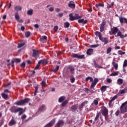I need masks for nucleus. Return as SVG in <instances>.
<instances>
[{"instance_id": "obj_6", "label": "nucleus", "mask_w": 127, "mask_h": 127, "mask_svg": "<svg viewBox=\"0 0 127 127\" xmlns=\"http://www.w3.org/2000/svg\"><path fill=\"white\" fill-rule=\"evenodd\" d=\"M40 64H47V61L46 59H43L40 60L36 65L35 70H36L39 68V66H40Z\"/></svg>"}, {"instance_id": "obj_19", "label": "nucleus", "mask_w": 127, "mask_h": 127, "mask_svg": "<svg viewBox=\"0 0 127 127\" xmlns=\"http://www.w3.org/2000/svg\"><path fill=\"white\" fill-rule=\"evenodd\" d=\"M45 40H47V37L46 36H43L40 39L41 42H44Z\"/></svg>"}, {"instance_id": "obj_11", "label": "nucleus", "mask_w": 127, "mask_h": 127, "mask_svg": "<svg viewBox=\"0 0 127 127\" xmlns=\"http://www.w3.org/2000/svg\"><path fill=\"white\" fill-rule=\"evenodd\" d=\"M70 111L71 112H73V113H75V112H78V105L75 104L72 105L70 107Z\"/></svg>"}, {"instance_id": "obj_18", "label": "nucleus", "mask_w": 127, "mask_h": 127, "mask_svg": "<svg viewBox=\"0 0 127 127\" xmlns=\"http://www.w3.org/2000/svg\"><path fill=\"white\" fill-rule=\"evenodd\" d=\"M93 52H94V50L92 49H89L87 51L86 54H87V55H92V54H93Z\"/></svg>"}, {"instance_id": "obj_33", "label": "nucleus", "mask_w": 127, "mask_h": 127, "mask_svg": "<svg viewBox=\"0 0 127 127\" xmlns=\"http://www.w3.org/2000/svg\"><path fill=\"white\" fill-rule=\"evenodd\" d=\"M25 45V43H21L20 44H18L17 48H21L22 46H24Z\"/></svg>"}, {"instance_id": "obj_7", "label": "nucleus", "mask_w": 127, "mask_h": 127, "mask_svg": "<svg viewBox=\"0 0 127 127\" xmlns=\"http://www.w3.org/2000/svg\"><path fill=\"white\" fill-rule=\"evenodd\" d=\"M32 57L35 58V60H37V59L39 58V52H38V51L33 50Z\"/></svg>"}, {"instance_id": "obj_21", "label": "nucleus", "mask_w": 127, "mask_h": 127, "mask_svg": "<svg viewBox=\"0 0 127 127\" xmlns=\"http://www.w3.org/2000/svg\"><path fill=\"white\" fill-rule=\"evenodd\" d=\"M100 117V114H97L96 117L94 119V123L95 124H98V122L99 121V118Z\"/></svg>"}, {"instance_id": "obj_2", "label": "nucleus", "mask_w": 127, "mask_h": 127, "mask_svg": "<svg viewBox=\"0 0 127 127\" xmlns=\"http://www.w3.org/2000/svg\"><path fill=\"white\" fill-rule=\"evenodd\" d=\"M10 112L11 113L16 114V113H18L19 116H21L23 113H24V109L20 107H16V106H12L9 109Z\"/></svg>"}, {"instance_id": "obj_58", "label": "nucleus", "mask_w": 127, "mask_h": 127, "mask_svg": "<svg viewBox=\"0 0 127 127\" xmlns=\"http://www.w3.org/2000/svg\"><path fill=\"white\" fill-rule=\"evenodd\" d=\"M117 98H118V96L117 95H115L114 97H113L111 99V100L114 102V101H115V100H116V99H117Z\"/></svg>"}, {"instance_id": "obj_38", "label": "nucleus", "mask_w": 127, "mask_h": 127, "mask_svg": "<svg viewBox=\"0 0 127 127\" xmlns=\"http://www.w3.org/2000/svg\"><path fill=\"white\" fill-rule=\"evenodd\" d=\"M15 18L16 20H19V15L17 12L15 13Z\"/></svg>"}, {"instance_id": "obj_9", "label": "nucleus", "mask_w": 127, "mask_h": 127, "mask_svg": "<svg viewBox=\"0 0 127 127\" xmlns=\"http://www.w3.org/2000/svg\"><path fill=\"white\" fill-rule=\"evenodd\" d=\"M102 110L101 111L102 115L104 116V117H106V116H108V109L105 107H102Z\"/></svg>"}, {"instance_id": "obj_1", "label": "nucleus", "mask_w": 127, "mask_h": 127, "mask_svg": "<svg viewBox=\"0 0 127 127\" xmlns=\"http://www.w3.org/2000/svg\"><path fill=\"white\" fill-rule=\"evenodd\" d=\"M111 31L109 32V34L110 35H115V37H119L120 36V38L123 39L127 36V34L125 35L122 34V32L117 27H114L113 28H111ZM116 34L117 35H116Z\"/></svg>"}, {"instance_id": "obj_20", "label": "nucleus", "mask_w": 127, "mask_h": 127, "mask_svg": "<svg viewBox=\"0 0 127 127\" xmlns=\"http://www.w3.org/2000/svg\"><path fill=\"white\" fill-rule=\"evenodd\" d=\"M127 91V87H125L124 89L120 90L119 93L121 95H123V94H126Z\"/></svg>"}, {"instance_id": "obj_36", "label": "nucleus", "mask_w": 127, "mask_h": 127, "mask_svg": "<svg viewBox=\"0 0 127 127\" xmlns=\"http://www.w3.org/2000/svg\"><path fill=\"white\" fill-rule=\"evenodd\" d=\"M112 64H113L114 67H115V68L116 69V70H117L118 67V63L113 62Z\"/></svg>"}, {"instance_id": "obj_62", "label": "nucleus", "mask_w": 127, "mask_h": 127, "mask_svg": "<svg viewBox=\"0 0 127 127\" xmlns=\"http://www.w3.org/2000/svg\"><path fill=\"white\" fill-rule=\"evenodd\" d=\"M120 114V110H117L116 113H115V115L117 117H118V116H119V114Z\"/></svg>"}, {"instance_id": "obj_34", "label": "nucleus", "mask_w": 127, "mask_h": 127, "mask_svg": "<svg viewBox=\"0 0 127 127\" xmlns=\"http://www.w3.org/2000/svg\"><path fill=\"white\" fill-rule=\"evenodd\" d=\"M98 104H99V101H98L97 99H95L93 101V103H92L91 104V106H93V105H94V104L95 105V106H97L98 105Z\"/></svg>"}, {"instance_id": "obj_15", "label": "nucleus", "mask_w": 127, "mask_h": 127, "mask_svg": "<svg viewBox=\"0 0 127 127\" xmlns=\"http://www.w3.org/2000/svg\"><path fill=\"white\" fill-rule=\"evenodd\" d=\"M68 6L69 7H70V8H75L76 5L74 3V1H70L68 2Z\"/></svg>"}, {"instance_id": "obj_64", "label": "nucleus", "mask_w": 127, "mask_h": 127, "mask_svg": "<svg viewBox=\"0 0 127 127\" xmlns=\"http://www.w3.org/2000/svg\"><path fill=\"white\" fill-rule=\"evenodd\" d=\"M63 13H59L58 15V16H59L60 17H62L63 16Z\"/></svg>"}, {"instance_id": "obj_44", "label": "nucleus", "mask_w": 127, "mask_h": 127, "mask_svg": "<svg viewBox=\"0 0 127 127\" xmlns=\"http://www.w3.org/2000/svg\"><path fill=\"white\" fill-rule=\"evenodd\" d=\"M9 65H11L12 66V67H13V66H14V61L12 60L11 62V63H10L8 64V66Z\"/></svg>"}, {"instance_id": "obj_54", "label": "nucleus", "mask_w": 127, "mask_h": 127, "mask_svg": "<svg viewBox=\"0 0 127 127\" xmlns=\"http://www.w3.org/2000/svg\"><path fill=\"white\" fill-rule=\"evenodd\" d=\"M99 46V45H91L90 46V47L91 48H96V47H98Z\"/></svg>"}, {"instance_id": "obj_10", "label": "nucleus", "mask_w": 127, "mask_h": 127, "mask_svg": "<svg viewBox=\"0 0 127 127\" xmlns=\"http://www.w3.org/2000/svg\"><path fill=\"white\" fill-rule=\"evenodd\" d=\"M64 121L62 120L59 121L55 125L54 127H62L64 126Z\"/></svg>"}, {"instance_id": "obj_42", "label": "nucleus", "mask_w": 127, "mask_h": 127, "mask_svg": "<svg viewBox=\"0 0 127 127\" xmlns=\"http://www.w3.org/2000/svg\"><path fill=\"white\" fill-rule=\"evenodd\" d=\"M100 32H103V31H104V30H105V26H102V25H100Z\"/></svg>"}, {"instance_id": "obj_23", "label": "nucleus", "mask_w": 127, "mask_h": 127, "mask_svg": "<svg viewBox=\"0 0 127 127\" xmlns=\"http://www.w3.org/2000/svg\"><path fill=\"white\" fill-rule=\"evenodd\" d=\"M93 62L95 68H99V69H102L103 66H101L99 65V64H96V61H94Z\"/></svg>"}, {"instance_id": "obj_57", "label": "nucleus", "mask_w": 127, "mask_h": 127, "mask_svg": "<svg viewBox=\"0 0 127 127\" xmlns=\"http://www.w3.org/2000/svg\"><path fill=\"white\" fill-rule=\"evenodd\" d=\"M83 20H84V19H78V22L79 23H83Z\"/></svg>"}, {"instance_id": "obj_30", "label": "nucleus", "mask_w": 127, "mask_h": 127, "mask_svg": "<svg viewBox=\"0 0 127 127\" xmlns=\"http://www.w3.org/2000/svg\"><path fill=\"white\" fill-rule=\"evenodd\" d=\"M125 17H123V16L119 17V20L120 21V23H124V21H125Z\"/></svg>"}, {"instance_id": "obj_60", "label": "nucleus", "mask_w": 127, "mask_h": 127, "mask_svg": "<svg viewBox=\"0 0 127 127\" xmlns=\"http://www.w3.org/2000/svg\"><path fill=\"white\" fill-rule=\"evenodd\" d=\"M45 85H46V82H45V81H42V87H44V86H45Z\"/></svg>"}, {"instance_id": "obj_41", "label": "nucleus", "mask_w": 127, "mask_h": 127, "mask_svg": "<svg viewBox=\"0 0 127 127\" xmlns=\"http://www.w3.org/2000/svg\"><path fill=\"white\" fill-rule=\"evenodd\" d=\"M118 53L119 55H125V54H126L125 52H122L121 50H119Z\"/></svg>"}, {"instance_id": "obj_46", "label": "nucleus", "mask_w": 127, "mask_h": 127, "mask_svg": "<svg viewBox=\"0 0 127 127\" xmlns=\"http://www.w3.org/2000/svg\"><path fill=\"white\" fill-rule=\"evenodd\" d=\"M27 13L28 15H31V14H32V9L28 10Z\"/></svg>"}, {"instance_id": "obj_17", "label": "nucleus", "mask_w": 127, "mask_h": 127, "mask_svg": "<svg viewBox=\"0 0 127 127\" xmlns=\"http://www.w3.org/2000/svg\"><path fill=\"white\" fill-rule=\"evenodd\" d=\"M86 104H87V102H82L81 104L79 106V108H78L79 110L81 111V109H83V108H84V106H86Z\"/></svg>"}, {"instance_id": "obj_45", "label": "nucleus", "mask_w": 127, "mask_h": 127, "mask_svg": "<svg viewBox=\"0 0 127 127\" xmlns=\"http://www.w3.org/2000/svg\"><path fill=\"white\" fill-rule=\"evenodd\" d=\"M96 85H97L96 83H95L94 82H92L90 86V89H93L94 87H95V86H96Z\"/></svg>"}, {"instance_id": "obj_40", "label": "nucleus", "mask_w": 127, "mask_h": 127, "mask_svg": "<svg viewBox=\"0 0 127 127\" xmlns=\"http://www.w3.org/2000/svg\"><path fill=\"white\" fill-rule=\"evenodd\" d=\"M112 52V47H109L108 48L107 50V54H109V53H111Z\"/></svg>"}, {"instance_id": "obj_39", "label": "nucleus", "mask_w": 127, "mask_h": 127, "mask_svg": "<svg viewBox=\"0 0 127 127\" xmlns=\"http://www.w3.org/2000/svg\"><path fill=\"white\" fill-rule=\"evenodd\" d=\"M25 37L27 38L30 36V32L28 31L25 33Z\"/></svg>"}, {"instance_id": "obj_61", "label": "nucleus", "mask_w": 127, "mask_h": 127, "mask_svg": "<svg viewBox=\"0 0 127 127\" xmlns=\"http://www.w3.org/2000/svg\"><path fill=\"white\" fill-rule=\"evenodd\" d=\"M11 82H8L7 84H4V87H8V86H9V85H11Z\"/></svg>"}, {"instance_id": "obj_13", "label": "nucleus", "mask_w": 127, "mask_h": 127, "mask_svg": "<svg viewBox=\"0 0 127 127\" xmlns=\"http://www.w3.org/2000/svg\"><path fill=\"white\" fill-rule=\"evenodd\" d=\"M100 40H101V41H102V42H104V44H108V43H109V40L107 38V37H101V38L99 39Z\"/></svg>"}, {"instance_id": "obj_12", "label": "nucleus", "mask_w": 127, "mask_h": 127, "mask_svg": "<svg viewBox=\"0 0 127 127\" xmlns=\"http://www.w3.org/2000/svg\"><path fill=\"white\" fill-rule=\"evenodd\" d=\"M38 111L41 113H43V112H45V111H46V106L45 105H42L40 106L38 108Z\"/></svg>"}, {"instance_id": "obj_48", "label": "nucleus", "mask_w": 127, "mask_h": 127, "mask_svg": "<svg viewBox=\"0 0 127 127\" xmlns=\"http://www.w3.org/2000/svg\"><path fill=\"white\" fill-rule=\"evenodd\" d=\"M101 25L104 26L106 25V20H103L101 24Z\"/></svg>"}, {"instance_id": "obj_14", "label": "nucleus", "mask_w": 127, "mask_h": 127, "mask_svg": "<svg viewBox=\"0 0 127 127\" xmlns=\"http://www.w3.org/2000/svg\"><path fill=\"white\" fill-rule=\"evenodd\" d=\"M9 127H12L14 125H16V121L14 119H12L8 123Z\"/></svg>"}, {"instance_id": "obj_43", "label": "nucleus", "mask_w": 127, "mask_h": 127, "mask_svg": "<svg viewBox=\"0 0 127 127\" xmlns=\"http://www.w3.org/2000/svg\"><path fill=\"white\" fill-rule=\"evenodd\" d=\"M59 68H60V66L59 65H57L56 68L55 69H53V72H57V70H59Z\"/></svg>"}, {"instance_id": "obj_55", "label": "nucleus", "mask_w": 127, "mask_h": 127, "mask_svg": "<svg viewBox=\"0 0 127 127\" xmlns=\"http://www.w3.org/2000/svg\"><path fill=\"white\" fill-rule=\"evenodd\" d=\"M114 2H112L111 4L108 5V6H107V8H111L112 7V6H113L114 5Z\"/></svg>"}, {"instance_id": "obj_8", "label": "nucleus", "mask_w": 127, "mask_h": 127, "mask_svg": "<svg viewBox=\"0 0 127 127\" xmlns=\"http://www.w3.org/2000/svg\"><path fill=\"white\" fill-rule=\"evenodd\" d=\"M56 122V120L55 119H54L52 120V121H51L49 123H48L44 127H53V126H54V124H55Z\"/></svg>"}, {"instance_id": "obj_49", "label": "nucleus", "mask_w": 127, "mask_h": 127, "mask_svg": "<svg viewBox=\"0 0 127 127\" xmlns=\"http://www.w3.org/2000/svg\"><path fill=\"white\" fill-rule=\"evenodd\" d=\"M98 82H99V79H98L97 78H94L93 82L97 84V83Z\"/></svg>"}, {"instance_id": "obj_53", "label": "nucleus", "mask_w": 127, "mask_h": 127, "mask_svg": "<svg viewBox=\"0 0 127 127\" xmlns=\"http://www.w3.org/2000/svg\"><path fill=\"white\" fill-rule=\"evenodd\" d=\"M38 90V87H36L35 89V92L34 93V96H36V93H37V91Z\"/></svg>"}, {"instance_id": "obj_52", "label": "nucleus", "mask_w": 127, "mask_h": 127, "mask_svg": "<svg viewBox=\"0 0 127 127\" xmlns=\"http://www.w3.org/2000/svg\"><path fill=\"white\" fill-rule=\"evenodd\" d=\"M20 67H21V68H24L25 67V63L23 62L21 64Z\"/></svg>"}, {"instance_id": "obj_63", "label": "nucleus", "mask_w": 127, "mask_h": 127, "mask_svg": "<svg viewBox=\"0 0 127 127\" xmlns=\"http://www.w3.org/2000/svg\"><path fill=\"white\" fill-rule=\"evenodd\" d=\"M54 30L55 31H57L58 30V26H55L54 28Z\"/></svg>"}, {"instance_id": "obj_24", "label": "nucleus", "mask_w": 127, "mask_h": 127, "mask_svg": "<svg viewBox=\"0 0 127 127\" xmlns=\"http://www.w3.org/2000/svg\"><path fill=\"white\" fill-rule=\"evenodd\" d=\"M65 99L66 97L65 96H61L59 98V103H62Z\"/></svg>"}, {"instance_id": "obj_28", "label": "nucleus", "mask_w": 127, "mask_h": 127, "mask_svg": "<svg viewBox=\"0 0 127 127\" xmlns=\"http://www.w3.org/2000/svg\"><path fill=\"white\" fill-rule=\"evenodd\" d=\"M95 34L96 36H98L99 39L101 38L102 35H101V33L100 32L96 31L95 32Z\"/></svg>"}, {"instance_id": "obj_25", "label": "nucleus", "mask_w": 127, "mask_h": 127, "mask_svg": "<svg viewBox=\"0 0 127 127\" xmlns=\"http://www.w3.org/2000/svg\"><path fill=\"white\" fill-rule=\"evenodd\" d=\"M124 83V79L122 78H119L117 80V84L118 85H122Z\"/></svg>"}, {"instance_id": "obj_32", "label": "nucleus", "mask_w": 127, "mask_h": 127, "mask_svg": "<svg viewBox=\"0 0 127 127\" xmlns=\"http://www.w3.org/2000/svg\"><path fill=\"white\" fill-rule=\"evenodd\" d=\"M105 4H104V3H99L98 4H96V7H99V6H101L102 7H104Z\"/></svg>"}, {"instance_id": "obj_50", "label": "nucleus", "mask_w": 127, "mask_h": 127, "mask_svg": "<svg viewBox=\"0 0 127 127\" xmlns=\"http://www.w3.org/2000/svg\"><path fill=\"white\" fill-rule=\"evenodd\" d=\"M127 60H125L123 64V67H127Z\"/></svg>"}, {"instance_id": "obj_5", "label": "nucleus", "mask_w": 127, "mask_h": 127, "mask_svg": "<svg viewBox=\"0 0 127 127\" xmlns=\"http://www.w3.org/2000/svg\"><path fill=\"white\" fill-rule=\"evenodd\" d=\"M72 58H77V59H85V55H78V54H72L71 55Z\"/></svg>"}, {"instance_id": "obj_35", "label": "nucleus", "mask_w": 127, "mask_h": 127, "mask_svg": "<svg viewBox=\"0 0 127 127\" xmlns=\"http://www.w3.org/2000/svg\"><path fill=\"white\" fill-rule=\"evenodd\" d=\"M81 17H82V16L79 15L78 14H75L74 18L75 20L76 19H79V18H81Z\"/></svg>"}, {"instance_id": "obj_16", "label": "nucleus", "mask_w": 127, "mask_h": 127, "mask_svg": "<svg viewBox=\"0 0 127 127\" xmlns=\"http://www.w3.org/2000/svg\"><path fill=\"white\" fill-rule=\"evenodd\" d=\"M1 96L3 99L4 100H8V95L4 93H2L1 94Z\"/></svg>"}, {"instance_id": "obj_37", "label": "nucleus", "mask_w": 127, "mask_h": 127, "mask_svg": "<svg viewBox=\"0 0 127 127\" xmlns=\"http://www.w3.org/2000/svg\"><path fill=\"white\" fill-rule=\"evenodd\" d=\"M119 75V71H116L115 72H113L110 74V76H118Z\"/></svg>"}, {"instance_id": "obj_31", "label": "nucleus", "mask_w": 127, "mask_h": 127, "mask_svg": "<svg viewBox=\"0 0 127 127\" xmlns=\"http://www.w3.org/2000/svg\"><path fill=\"white\" fill-rule=\"evenodd\" d=\"M64 26L65 28H68L70 26V23L68 22H66L64 23Z\"/></svg>"}, {"instance_id": "obj_56", "label": "nucleus", "mask_w": 127, "mask_h": 127, "mask_svg": "<svg viewBox=\"0 0 127 127\" xmlns=\"http://www.w3.org/2000/svg\"><path fill=\"white\" fill-rule=\"evenodd\" d=\"M21 120H25L26 119V115L25 114L23 115L21 118Z\"/></svg>"}, {"instance_id": "obj_29", "label": "nucleus", "mask_w": 127, "mask_h": 127, "mask_svg": "<svg viewBox=\"0 0 127 127\" xmlns=\"http://www.w3.org/2000/svg\"><path fill=\"white\" fill-rule=\"evenodd\" d=\"M102 92H105L107 90V86H103L100 88Z\"/></svg>"}, {"instance_id": "obj_22", "label": "nucleus", "mask_w": 127, "mask_h": 127, "mask_svg": "<svg viewBox=\"0 0 127 127\" xmlns=\"http://www.w3.org/2000/svg\"><path fill=\"white\" fill-rule=\"evenodd\" d=\"M69 20L71 21H73V20H75V16H73V13H70L69 14Z\"/></svg>"}, {"instance_id": "obj_4", "label": "nucleus", "mask_w": 127, "mask_h": 127, "mask_svg": "<svg viewBox=\"0 0 127 127\" xmlns=\"http://www.w3.org/2000/svg\"><path fill=\"white\" fill-rule=\"evenodd\" d=\"M127 103L125 102L123 103L120 107V111L121 113H127Z\"/></svg>"}, {"instance_id": "obj_59", "label": "nucleus", "mask_w": 127, "mask_h": 127, "mask_svg": "<svg viewBox=\"0 0 127 127\" xmlns=\"http://www.w3.org/2000/svg\"><path fill=\"white\" fill-rule=\"evenodd\" d=\"M49 10L51 12L53 11L54 10V7H50L49 9Z\"/></svg>"}, {"instance_id": "obj_26", "label": "nucleus", "mask_w": 127, "mask_h": 127, "mask_svg": "<svg viewBox=\"0 0 127 127\" xmlns=\"http://www.w3.org/2000/svg\"><path fill=\"white\" fill-rule=\"evenodd\" d=\"M69 101L68 100H66L64 101L62 104V107L63 108L66 106H67V104H68Z\"/></svg>"}, {"instance_id": "obj_47", "label": "nucleus", "mask_w": 127, "mask_h": 127, "mask_svg": "<svg viewBox=\"0 0 127 127\" xmlns=\"http://www.w3.org/2000/svg\"><path fill=\"white\" fill-rule=\"evenodd\" d=\"M14 62H15L16 63H20L21 61L20 59H15L14 60Z\"/></svg>"}, {"instance_id": "obj_3", "label": "nucleus", "mask_w": 127, "mask_h": 127, "mask_svg": "<svg viewBox=\"0 0 127 127\" xmlns=\"http://www.w3.org/2000/svg\"><path fill=\"white\" fill-rule=\"evenodd\" d=\"M29 102H30V99L26 98L24 99L15 102L14 105H16V106H25V105L28 104Z\"/></svg>"}, {"instance_id": "obj_27", "label": "nucleus", "mask_w": 127, "mask_h": 127, "mask_svg": "<svg viewBox=\"0 0 127 127\" xmlns=\"http://www.w3.org/2000/svg\"><path fill=\"white\" fill-rule=\"evenodd\" d=\"M14 8H15V10H16V11H19L21 10V9H22V8L20 6H16L14 7Z\"/></svg>"}, {"instance_id": "obj_51", "label": "nucleus", "mask_w": 127, "mask_h": 127, "mask_svg": "<svg viewBox=\"0 0 127 127\" xmlns=\"http://www.w3.org/2000/svg\"><path fill=\"white\" fill-rule=\"evenodd\" d=\"M70 82H71V83H74V82H75V77H72L70 78Z\"/></svg>"}]
</instances>
